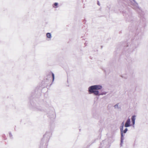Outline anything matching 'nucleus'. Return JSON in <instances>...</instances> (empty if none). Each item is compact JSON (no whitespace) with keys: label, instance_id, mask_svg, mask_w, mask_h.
<instances>
[{"label":"nucleus","instance_id":"nucleus-7","mask_svg":"<svg viewBox=\"0 0 148 148\" xmlns=\"http://www.w3.org/2000/svg\"><path fill=\"white\" fill-rule=\"evenodd\" d=\"M52 74L53 77V81L54 79V74L53 73H52Z\"/></svg>","mask_w":148,"mask_h":148},{"label":"nucleus","instance_id":"nucleus-8","mask_svg":"<svg viewBox=\"0 0 148 148\" xmlns=\"http://www.w3.org/2000/svg\"><path fill=\"white\" fill-rule=\"evenodd\" d=\"M127 128H126V129H125L124 130V132H123L124 133H125L127 132Z\"/></svg>","mask_w":148,"mask_h":148},{"label":"nucleus","instance_id":"nucleus-1","mask_svg":"<svg viewBox=\"0 0 148 148\" xmlns=\"http://www.w3.org/2000/svg\"><path fill=\"white\" fill-rule=\"evenodd\" d=\"M102 86L99 85H95L90 86L88 88L89 92L90 94L94 93L96 95H99V91L97 90L102 88Z\"/></svg>","mask_w":148,"mask_h":148},{"label":"nucleus","instance_id":"nucleus-6","mask_svg":"<svg viewBox=\"0 0 148 148\" xmlns=\"http://www.w3.org/2000/svg\"><path fill=\"white\" fill-rule=\"evenodd\" d=\"M58 4L57 3H54V5L53 6V7L55 8H56L57 7Z\"/></svg>","mask_w":148,"mask_h":148},{"label":"nucleus","instance_id":"nucleus-3","mask_svg":"<svg viewBox=\"0 0 148 148\" xmlns=\"http://www.w3.org/2000/svg\"><path fill=\"white\" fill-rule=\"evenodd\" d=\"M130 119H129L127 121L125 125V127H127L130 126Z\"/></svg>","mask_w":148,"mask_h":148},{"label":"nucleus","instance_id":"nucleus-5","mask_svg":"<svg viewBox=\"0 0 148 148\" xmlns=\"http://www.w3.org/2000/svg\"><path fill=\"white\" fill-rule=\"evenodd\" d=\"M47 37L49 38H51V34L50 33H47L46 34Z\"/></svg>","mask_w":148,"mask_h":148},{"label":"nucleus","instance_id":"nucleus-2","mask_svg":"<svg viewBox=\"0 0 148 148\" xmlns=\"http://www.w3.org/2000/svg\"><path fill=\"white\" fill-rule=\"evenodd\" d=\"M123 125H124V123L123 122L122 124V126H121V127L120 128L121 131V141H122V140H123Z\"/></svg>","mask_w":148,"mask_h":148},{"label":"nucleus","instance_id":"nucleus-9","mask_svg":"<svg viewBox=\"0 0 148 148\" xmlns=\"http://www.w3.org/2000/svg\"><path fill=\"white\" fill-rule=\"evenodd\" d=\"M118 107V105H116L114 106V107L115 108H116V107Z\"/></svg>","mask_w":148,"mask_h":148},{"label":"nucleus","instance_id":"nucleus-10","mask_svg":"<svg viewBox=\"0 0 148 148\" xmlns=\"http://www.w3.org/2000/svg\"><path fill=\"white\" fill-rule=\"evenodd\" d=\"M9 135H10V137H11L12 136V134L10 133H9Z\"/></svg>","mask_w":148,"mask_h":148},{"label":"nucleus","instance_id":"nucleus-4","mask_svg":"<svg viewBox=\"0 0 148 148\" xmlns=\"http://www.w3.org/2000/svg\"><path fill=\"white\" fill-rule=\"evenodd\" d=\"M135 116H133L132 117V122L133 125H134L135 123Z\"/></svg>","mask_w":148,"mask_h":148}]
</instances>
